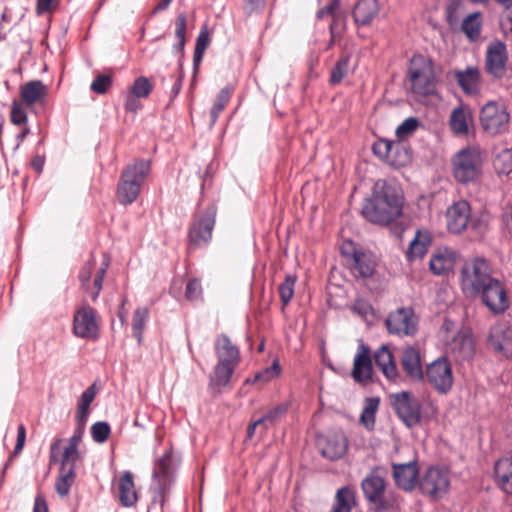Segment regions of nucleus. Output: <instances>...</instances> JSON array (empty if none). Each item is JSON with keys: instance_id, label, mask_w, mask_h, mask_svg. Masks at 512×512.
Instances as JSON below:
<instances>
[{"instance_id": "obj_1", "label": "nucleus", "mask_w": 512, "mask_h": 512, "mask_svg": "<svg viewBox=\"0 0 512 512\" xmlns=\"http://www.w3.org/2000/svg\"><path fill=\"white\" fill-rule=\"evenodd\" d=\"M213 348L217 362L209 376V388L220 393L230 385L241 355L238 346L223 333L216 336Z\"/></svg>"}, {"instance_id": "obj_2", "label": "nucleus", "mask_w": 512, "mask_h": 512, "mask_svg": "<svg viewBox=\"0 0 512 512\" xmlns=\"http://www.w3.org/2000/svg\"><path fill=\"white\" fill-rule=\"evenodd\" d=\"M402 214V203L397 189L385 182L376 184L371 199H367L362 207V215L369 222L388 225Z\"/></svg>"}, {"instance_id": "obj_3", "label": "nucleus", "mask_w": 512, "mask_h": 512, "mask_svg": "<svg viewBox=\"0 0 512 512\" xmlns=\"http://www.w3.org/2000/svg\"><path fill=\"white\" fill-rule=\"evenodd\" d=\"M149 172L150 163L145 160H136L124 168L117 187V199L122 205L132 204L138 198Z\"/></svg>"}, {"instance_id": "obj_4", "label": "nucleus", "mask_w": 512, "mask_h": 512, "mask_svg": "<svg viewBox=\"0 0 512 512\" xmlns=\"http://www.w3.org/2000/svg\"><path fill=\"white\" fill-rule=\"evenodd\" d=\"M460 275L461 289L471 297H476L477 292L495 278L488 261L479 257L466 261Z\"/></svg>"}, {"instance_id": "obj_5", "label": "nucleus", "mask_w": 512, "mask_h": 512, "mask_svg": "<svg viewBox=\"0 0 512 512\" xmlns=\"http://www.w3.org/2000/svg\"><path fill=\"white\" fill-rule=\"evenodd\" d=\"M411 90L418 96L433 95L436 90L434 65L430 59L421 55L412 57L408 69Z\"/></svg>"}, {"instance_id": "obj_6", "label": "nucleus", "mask_w": 512, "mask_h": 512, "mask_svg": "<svg viewBox=\"0 0 512 512\" xmlns=\"http://www.w3.org/2000/svg\"><path fill=\"white\" fill-rule=\"evenodd\" d=\"M482 164L483 160L478 148H463L452 158L453 176L459 183H473L482 174Z\"/></svg>"}, {"instance_id": "obj_7", "label": "nucleus", "mask_w": 512, "mask_h": 512, "mask_svg": "<svg viewBox=\"0 0 512 512\" xmlns=\"http://www.w3.org/2000/svg\"><path fill=\"white\" fill-rule=\"evenodd\" d=\"M452 325V322L445 321L440 331L447 353H450L458 361L470 359L474 354L472 335L464 330L451 333Z\"/></svg>"}, {"instance_id": "obj_8", "label": "nucleus", "mask_w": 512, "mask_h": 512, "mask_svg": "<svg viewBox=\"0 0 512 512\" xmlns=\"http://www.w3.org/2000/svg\"><path fill=\"white\" fill-rule=\"evenodd\" d=\"M418 486L422 494L430 499H441L450 488L449 471L439 466H431L419 478Z\"/></svg>"}, {"instance_id": "obj_9", "label": "nucleus", "mask_w": 512, "mask_h": 512, "mask_svg": "<svg viewBox=\"0 0 512 512\" xmlns=\"http://www.w3.org/2000/svg\"><path fill=\"white\" fill-rule=\"evenodd\" d=\"M390 403L398 418L412 428L421 421V403L409 391H401L390 395Z\"/></svg>"}, {"instance_id": "obj_10", "label": "nucleus", "mask_w": 512, "mask_h": 512, "mask_svg": "<svg viewBox=\"0 0 512 512\" xmlns=\"http://www.w3.org/2000/svg\"><path fill=\"white\" fill-rule=\"evenodd\" d=\"M509 122L510 114L504 105L489 101L482 107L480 123L487 133L491 135L504 133L508 130Z\"/></svg>"}, {"instance_id": "obj_11", "label": "nucleus", "mask_w": 512, "mask_h": 512, "mask_svg": "<svg viewBox=\"0 0 512 512\" xmlns=\"http://www.w3.org/2000/svg\"><path fill=\"white\" fill-rule=\"evenodd\" d=\"M476 297H480L483 305L495 315L504 313L510 306L505 284L497 278L481 288Z\"/></svg>"}, {"instance_id": "obj_12", "label": "nucleus", "mask_w": 512, "mask_h": 512, "mask_svg": "<svg viewBox=\"0 0 512 512\" xmlns=\"http://www.w3.org/2000/svg\"><path fill=\"white\" fill-rule=\"evenodd\" d=\"M425 377L433 389L441 395H446L453 387L452 366L446 357H440L431 362L426 368Z\"/></svg>"}, {"instance_id": "obj_13", "label": "nucleus", "mask_w": 512, "mask_h": 512, "mask_svg": "<svg viewBox=\"0 0 512 512\" xmlns=\"http://www.w3.org/2000/svg\"><path fill=\"white\" fill-rule=\"evenodd\" d=\"M373 153L394 167H403L411 160L410 151L403 143L388 139H379L372 146Z\"/></svg>"}, {"instance_id": "obj_14", "label": "nucleus", "mask_w": 512, "mask_h": 512, "mask_svg": "<svg viewBox=\"0 0 512 512\" xmlns=\"http://www.w3.org/2000/svg\"><path fill=\"white\" fill-rule=\"evenodd\" d=\"M216 212L217 210L215 206H209L193 221L188 233L191 246L201 247L207 245L211 241Z\"/></svg>"}, {"instance_id": "obj_15", "label": "nucleus", "mask_w": 512, "mask_h": 512, "mask_svg": "<svg viewBox=\"0 0 512 512\" xmlns=\"http://www.w3.org/2000/svg\"><path fill=\"white\" fill-rule=\"evenodd\" d=\"M109 266V259L105 256L102 265L95 271V262L88 261L80 270L79 280L91 298L96 300L102 290L103 278Z\"/></svg>"}, {"instance_id": "obj_16", "label": "nucleus", "mask_w": 512, "mask_h": 512, "mask_svg": "<svg viewBox=\"0 0 512 512\" xmlns=\"http://www.w3.org/2000/svg\"><path fill=\"white\" fill-rule=\"evenodd\" d=\"M73 332L75 336L84 339H95L98 336L96 310L90 306L79 308L73 319Z\"/></svg>"}, {"instance_id": "obj_17", "label": "nucleus", "mask_w": 512, "mask_h": 512, "mask_svg": "<svg viewBox=\"0 0 512 512\" xmlns=\"http://www.w3.org/2000/svg\"><path fill=\"white\" fill-rule=\"evenodd\" d=\"M507 49L501 41H493L487 47L486 70L496 78H501L506 70Z\"/></svg>"}, {"instance_id": "obj_18", "label": "nucleus", "mask_w": 512, "mask_h": 512, "mask_svg": "<svg viewBox=\"0 0 512 512\" xmlns=\"http://www.w3.org/2000/svg\"><path fill=\"white\" fill-rule=\"evenodd\" d=\"M385 324L391 334L413 335L416 332V323L410 309L400 308L390 313Z\"/></svg>"}, {"instance_id": "obj_19", "label": "nucleus", "mask_w": 512, "mask_h": 512, "mask_svg": "<svg viewBox=\"0 0 512 512\" xmlns=\"http://www.w3.org/2000/svg\"><path fill=\"white\" fill-rule=\"evenodd\" d=\"M392 475L397 487L404 491H412L419 481V468L417 461L392 464Z\"/></svg>"}, {"instance_id": "obj_20", "label": "nucleus", "mask_w": 512, "mask_h": 512, "mask_svg": "<svg viewBox=\"0 0 512 512\" xmlns=\"http://www.w3.org/2000/svg\"><path fill=\"white\" fill-rule=\"evenodd\" d=\"M372 372L370 349L361 343L354 358L352 377L358 383H366L372 379Z\"/></svg>"}, {"instance_id": "obj_21", "label": "nucleus", "mask_w": 512, "mask_h": 512, "mask_svg": "<svg viewBox=\"0 0 512 512\" xmlns=\"http://www.w3.org/2000/svg\"><path fill=\"white\" fill-rule=\"evenodd\" d=\"M470 217V205L467 201L461 200L451 205L446 212L447 228L452 233L462 232Z\"/></svg>"}, {"instance_id": "obj_22", "label": "nucleus", "mask_w": 512, "mask_h": 512, "mask_svg": "<svg viewBox=\"0 0 512 512\" xmlns=\"http://www.w3.org/2000/svg\"><path fill=\"white\" fill-rule=\"evenodd\" d=\"M348 440L342 431L329 432L321 446V453L325 458L336 460L347 451Z\"/></svg>"}, {"instance_id": "obj_23", "label": "nucleus", "mask_w": 512, "mask_h": 512, "mask_svg": "<svg viewBox=\"0 0 512 512\" xmlns=\"http://www.w3.org/2000/svg\"><path fill=\"white\" fill-rule=\"evenodd\" d=\"M174 467L175 461L171 449L167 450L155 461L152 477L158 481V486L161 492L164 491L169 483Z\"/></svg>"}, {"instance_id": "obj_24", "label": "nucleus", "mask_w": 512, "mask_h": 512, "mask_svg": "<svg viewBox=\"0 0 512 512\" xmlns=\"http://www.w3.org/2000/svg\"><path fill=\"white\" fill-rule=\"evenodd\" d=\"M489 343L505 356L512 357V328L504 324L493 326L489 334Z\"/></svg>"}, {"instance_id": "obj_25", "label": "nucleus", "mask_w": 512, "mask_h": 512, "mask_svg": "<svg viewBox=\"0 0 512 512\" xmlns=\"http://www.w3.org/2000/svg\"><path fill=\"white\" fill-rule=\"evenodd\" d=\"M342 252L347 256H351L353 260V268L361 277L367 278L373 274L374 262L372 261L371 257L364 252L356 250L353 247L352 242L344 244L342 247Z\"/></svg>"}, {"instance_id": "obj_26", "label": "nucleus", "mask_w": 512, "mask_h": 512, "mask_svg": "<svg viewBox=\"0 0 512 512\" xmlns=\"http://www.w3.org/2000/svg\"><path fill=\"white\" fill-rule=\"evenodd\" d=\"M401 364L410 379L420 381L424 378L420 353L414 347H407L403 350Z\"/></svg>"}, {"instance_id": "obj_27", "label": "nucleus", "mask_w": 512, "mask_h": 512, "mask_svg": "<svg viewBox=\"0 0 512 512\" xmlns=\"http://www.w3.org/2000/svg\"><path fill=\"white\" fill-rule=\"evenodd\" d=\"M458 85L465 94L476 95L480 90V72L476 67H467L454 72Z\"/></svg>"}, {"instance_id": "obj_28", "label": "nucleus", "mask_w": 512, "mask_h": 512, "mask_svg": "<svg viewBox=\"0 0 512 512\" xmlns=\"http://www.w3.org/2000/svg\"><path fill=\"white\" fill-rule=\"evenodd\" d=\"M456 262V254L448 248L438 249L430 259V269L435 275H444L451 271Z\"/></svg>"}, {"instance_id": "obj_29", "label": "nucleus", "mask_w": 512, "mask_h": 512, "mask_svg": "<svg viewBox=\"0 0 512 512\" xmlns=\"http://www.w3.org/2000/svg\"><path fill=\"white\" fill-rule=\"evenodd\" d=\"M378 0H358L353 9V18L357 25H368L379 14Z\"/></svg>"}, {"instance_id": "obj_30", "label": "nucleus", "mask_w": 512, "mask_h": 512, "mask_svg": "<svg viewBox=\"0 0 512 512\" xmlns=\"http://www.w3.org/2000/svg\"><path fill=\"white\" fill-rule=\"evenodd\" d=\"M368 504L374 512H396L400 508V498L394 491L385 489Z\"/></svg>"}, {"instance_id": "obj_31", "label": "nucleus", "mask_w": 512, "mask_h": 512, "mask_svg": "<svg viewBox=\"0 0 512 512\" xmlns=\"http://www.w3.org/2000/svg\"><path fill=\"white\" fill-rule=\"evenodd\" d=\"M495 481L507 494H512V457L499 459L494 466Z\"/></svg>"}, {"instance_id": "obj_32", "label": "nucleus", "mask_w": 512, "mask_h": 512, "mask_svg": "<svg viewBox=\"0 0 512 512\" xmlns=\"http://www.w3.org/2000/svg\"><path fill=\"white\" fill-rule=\"evenodd\" d=\"M119 501L124 507L133 506L137 500V492L133 480V474L130 471H125L119 478L118 482Z\"/></svg>"}, {"instance_id": "obj_33", "label": "nucleus", "mask_w": 512, "mask_h": 512, "mask_svg": "<svg viewBox=\"0 0 512 512\" xmlns=\"http://www.w3.org/2000/svg\"><path fill=\"white\" fill-rule=\"evenodd\" d=\"M375 364L382 373L390 380L398 377V370L394 362L392 352L385 345H382L374 354Z\"/></svg>"}, {"instance_id": "obj_34", "label": "nucleus", "mask_w": 512, "mask_h": 512, "mask_svg": "<svg viewBox=\"0 0 512 512\" xmlns=\"http://www.w3.org/2000/svg\"><path fill=\"white\" fill-rule=\"evenodd\" d=\"M361 488L367 502H369L386 489V482L384 477L379 474L378 469H376L362 480Z\"/></svg>"}, {"instance_id": "obj_35", "label": "nucleus", "mask_w": 512, "mask_h": 512, "mask_svg": "<svg viewBox=\"0 0 512 512\" xmlns=\"http://www.w3.org/2000/svg\"><path fill=\"white\" fill-rule=\"evenodd\" d=\"M431 243V235L428 231L418 230L414 239L410 242L409 248L406 252L407 259L412 261L416 258L423 257Z\"/></svg>"}, {"instance_id": "obj_36", "label": "nucleus", "mask_w": 512, "mask_h": 512, "mask_svg": "<svg viewBox=\"0 0 512 512\" xmlns=\"http://www.w3.org/2000/svg\"><path fill=\"white\" fill-rule=\"evenodd\" d=\"M472 123V116L469 111L464 109L463 107H456L453 109L449 125L451 130L457 135L467 134L469 131V126Z\"/></svg>"}, {"instance_id": "obj_37", "label": "nucleus", "mask_w": 512, "mask_h": 512, "mask_svg": "<svg viewBox=\"0 0 512 512\" xmlns=\"http://www.w3.org/2000/svg\"><path fill=\"white\" fill-rule=\"evenodd\" d=\"M482 14L481 12H474L469 14L463 19L461 29L466 37L471 41L475 42L480 38L481 27H482Z\"/></svg>"}, {"instance_id": "obj_38", "label": "nucleus", "mask_w": 512, "mask_h": 512, "mask_svg": "<svg viewBox=\"0 0 512 512\" xmlns=\"http://www.w3.org/2000/svg\"><path fill=\"white\" fill-rule=\"evenodd\" d=\"M46 93V86L41 81H30L21 88V98L27 105L36 103Z\"/></svg>"}, {"instance_id": "obj_39", "label": "nucleus", "mask_w": 512, "mask_h": 512, "mask_svg": "<svg viewBox=\"0 0 512 512\" xmlns=\"http://www.w3.org/2000/svg\"><path fill=\"white\" fill-rule=\"evenodd\" d=\"M75 478V467H60L59 476L55 483L56 492L60 497H66L69 494L70 489L75 482Z\"/></svg>"}, {"instance_id": "obj_40", "label": "nucleus", "mask_w": 512, "mask_h": 512, "mask_svg": "<svg viewBox=\"0 0 512 512\" xmlns=\"http://www.w3.org/2000/svg\"><path fill=\"white\" fill-rule=\"evenodd\" d=\"M354 504V492L348 487H342L336 493L335 502L330 512H351Z\"/></svg>"}, {"instance_id": "obj_41", "label": "nucleus", "mask_w": 512, "mask_h": 512, "mask_svg": "<svg viewBox=\"0 0 512 512\" xmlns=\"http://www.w3.org/2000/svg\"><path fill=\"white\" fill-rule=\"evenodd\" d=\"M493 165L498 174H510L512 172V148H503L498 151Z\"/></svg>"}, {"instance_id": "obj_42", "label": "nucleus", "mask_w": 512, "mask_h": 512, "mask_svg": "<svg viewBox=\"0 0 512 512\" xmlns=\"http://www.w3.org/2000/svg\"><path fill=\"white\" fill-rule=\"evenodd\" d=\"M378 405L379 400L377 398H368L360 415V422L368 431H372L374 429L375 415Z\"/></svg>"}, {"instance_id": "obj_43", "label": "nucleus", "mask_w": 512, "mask_h": 512, "mask_svg": "<svg viewBox=\"0 0 512 512\" xmlns=\"http://www.w3.org/2000/svg\"><path fill=\"white\" fill-rule=\"evenodd\" d=\"M149 311L145 307H138L133 314L132 330L133 336L137 339L138 344H141L143 332L148 319Z\"/></svg>"}, {"instance_id": "obj_44", "label": "nucleus", "mask_w": 512, "mask_h": 512, "mask_svg": "<svg viewBox=\"0 0 512 512\" xmlns=\"http://www.w3.org/2000/svg\"><path fill=\"white\" fill-rule=\"evenodd\" d=\"M232 95V89L225 87L217 95L214 105L210 111L211 125L217 121L220 113L223 111Z\"/></svg>"}, {"instance_id": "obj_45", "label": "nucleus", "mask_w": 512, "mask_h": 512, "mask_svg": "<svg viewBox=\"0 0 512 512\" xmlns=\"http://www.w3.org/2000/svg\"><path fill=\"white\" fill-rule=\"evenodd\" d=\"M187 27V18L184 13H180L175 22V36L177 43L174 44L173 50L176 52H182L185 46V35Z\"/></svg>"}, {"instance_id": "obj_46", "label": "nucleus", "mask_w": 512, "mask_h": 512, "mask_svg": "<svg viewBox=\"0 0 512 512\" xmlns=\"http://www.w3.org/2000/svg\"><path fill=\"white\" fill-rule=\"evenodd\" d=\"M464 12V4L461 0H450L446 7V20L450 27L459 24L460 16Z\"/></svg>"}, {"instance_id": "obj_47", "label": "nucleus", "mask_w": 512, "mask_h": 512, "mask_svg": "<svg viewBox=\"0 0 512 512\" xmlns=\"http://www.w3.org/2000/svg\"><path fill=\"white\" fill-rule=\"evenodd\" d=\"M152 89L153 86L149 79L147 77L141 76L133 82L129 93L138 98H146L150 95Z\"/></svg>"}, {"instance_id": "obj_48", "label": "nucleus", "mask_w": 512, "mask_h": 512, "mask_svg": "<svg viewBox=\"0 0 512 512\" xmlns=\"http://www.w3.org/2000/svg\"><path fill=\"white\" fill-rule=\"evenodd\" d=\"M281 373V367L278 360H275L271 366L258 372L253 380V383H268L273 379L277 378Z\"/></svg>"}, {"instance_id": "obj_49", "label": "nucleus", "mask_w": 512, "mask_h": 512, "mask_svg": "<svg viewBox=\"0 0 512 512\" xmlns=\"http://www.w3.org/2000/svg\"><path fill=\"white\" fill-rule=\"evenodd\" d=\"M296 283V277L293 275H286L285 280L279 286V294L283 305H287L293 295Z\"/></svg>"}, {"instance_id": "obj_50", "label": "nucleus", "mask_w": 512, "mask_h": 512, "mask_svg": "<svg viewBox=\"0 0 512 512\" xmlns=\"http://www.w3.org/2000/svg\"><path fill=\"white\" fill-rule=\"evenodd\" d=\"M349 69V57H343L337 61L330 75V83L339 84L347 75Z\"/></svg>"}, {"instance_id": "obj_51", "label": "nucleus", "mask_w": 512, "mask_h": 512, "mask_svg": "<svg viewBox=\"0 0 512 512\" xmlns=\"http://www.w3.org/2000/svg\"><path fill=\"white\" fill-rule=\"evenodd\" d=\"M419 126V121L415 117L405 119L397 128L396 136L398 140L402 141L411 136Z\"/></svg>"}, {"instance_id": "obj_52", "label": "nucleus", "mask_w": 512, "mask_h": 512, "mask_svg": "<svg viewBox=\"0 0 512 512\" xmlns=\"http://www.w3.org/2000/svg\"><path fill=\"white\" fill-rule=\"evenodd\" d=\"M112 84L113 79L110 75L99 74L92 81L90 89L98 95H103L111 88Z\"/></svg>"}, {"instance_id": "obj_53", "label": "nucleus", "mask_w": 512, "mask_h": 512, "mask_svg": "<svg viewBox=\"0 0 512 512\" xmlns=\"http://www.w3.org/2000/svg\"><path fill=\"white\" fill-rule=\"evenodd\" d=\"M111 433L110 426L107 422L99 421L92 425L91 436L96 443L105 442Z\"/></svg>"}, {"instance_id": "obj_54", "label": "nucleus", "mask_w": 512, "mask_h": 512, "mask_svg": "<svg viewBox=\"0 0 512 512\" xmlns=\"http://www.w3.org/2000/svg\"><path fill=\"white\" fill-rule=\"evenodd\" d=\"M80 458L78 448L67 444L63 450L61 457V467L68 468L73 466L76 468V462Z\"/></svg>"}, {"instance_id": "obj_55", "label": "nucleus", "mask_w": 512, "mask_h": 512, "mask_svg": "<svg viewBox=\"0 0 512 512\" xmlns=\"http://www.w3.org/2000/svg\"><path fill=\"white\" fill-rule=\"evenodd\" d=\"M287 409L288 406L286 404H279L262 416L261 420L265 425L267 423L273 424L287 412Z\"/></svg>"}, {"instance_id": "obj_56", "label": "nucleus", "mask_w": 512, "mask_h": 512, "mask_svg": "<svg viewBox=\"0 0 512 512\" xmlns=\"http://www.w3.org/2000/svg\"><path fill=\"white\" fill-rule=\"evenodd\" d=\"M11 122L17 126H24L27 123V114L25 110L17 103L13 102L10 113Z\"/></svg>"}, {"instance_id": "obj_57", "label": "nucleus", "mask_w": 512, "mask_h": 512, "mask_svg": "<svg viewBox=\"0 0 512 512\" xmlns=\"http://www.w3.org/2000/svg\"><path fill=\"white\" fill-rule=\"evenodd\" d=\"M97 389L96 385L92 384L89 386L80 396L77 407L83 410H89L90 404L93 402L96 397Z\"/></svg>"}, {"instance_id": "obj_58", "label": "nucleus", "mask_w": 512, "mask_h": 512, "mask_svg": "<svg viewBox=\"0 0 512 512\" xmlns=\"http://www.w3.org/2000/svg\"><path fill=\"white\" fill-rule=\"evenodd\" d=\"M202 294L201 283L198 279L190 280L186 285L185 296L189 300H196Z\"/></svg>"}, {"instance_id": "obj_59", "label": "nucleus", "mask_w": 512, "mask_h": 512, "mask_svg": "<svg viewBox=\"0 0 512 512\" xmlns=\"http://www.w3.org/2000/svg\"><path fill=\"white\" fill-rule=\"evenodd\" d=\"M344 28V18L339 15L333 16V21L330 24L331 42H334L336 37L341 33Z\"/></svg>"}, {"instance_id": "obj_60", "label": "nucleus", "mask_w": 512, "mask_h": 512, "mask_svg": "<svg viewBox=\"0 0 512 512\" xmlns=\"http://www.w3.org/2000/svg\"><path fill=\"white\" fill-rule=\"evenodd\" d=\"M26 441V428L20 424L17 428V441L13 450V455L17 456L22 451Z\"/></svg>"}, {"instance_id": "obj_61", "label": "nucleus", "mask_w": 512, "mask_h": 512, "mask_svg": "<svg viewBox=\"0 0 512 512\" xmlns=\"http://www.w3.org/2000/svg\"><path fill=\"white\" fill-rule=\"evenodd\" d=\"M502 227L509 234H512V204L507 205L502 212Z\"/></svg>"}, {"instance_id": "obj_62", "label": "nucleus", "mask_w": 512, "mask_h": 512, "mask_svg": "<svg viewBox=\"0 0 512 512\" xmlns=\"http://www.w3.org/2000/svg\"><path fill=\"white\" fill-rule=\"evenodd\" d=\"M339 7V0H331L327 5L317 12V17L323 19L327 16H334L336 9Z\"/></svg>"}, {"instance_id": "obj_63", "label": "nucleus", "mask_w": 512, "mask_h": 512, "mask_svg": "<svg viewBox=\"0 0 512 512\" xmlns=\"http://www.w3.org/2000/svg\"><path fill=\"white\" fill-rule=\"evenodd\" d=\"M210 41L209 32L207 27L201 28L196 39L195 49L205 51Z\"/></svg>"}, {"instance_id": "obj_64", "label": "nucleus", "mask_w": 512, "mask_h": 512, "mask_svg": "<svg viewBox=\"0 0 512 512\" xmlns=\"http://www.w3.org/2000/svg\"><path fill=\"white\" fill-rule=\"evenodd\" d=\"M138 99H139L138 97H136L133 94L129 93L126 96V100H125V103H124L125 109L127 111H129V112L137 113L142 108V105H141V103H140V101Z\"/></svg>"}]
</instances>
